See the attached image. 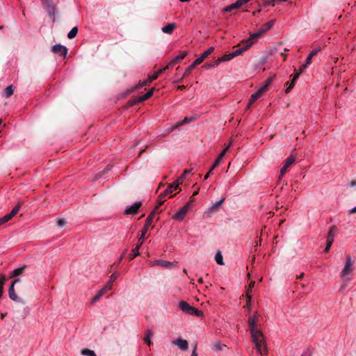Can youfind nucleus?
<instances>
[{"mask_svg": "<svg viewBox=\"0 0 356 356\" xmlns=\"http://www.w3.org/2000/svg\"><path fill=\"white\" fill-rule=\"evenodd\" d=\"M252 44V42H249V43L245 44L243 47L234 50V51H232L231 53L232 56H233V58H234L235 56H237L241 54L243 52L246 51L248 48H250V47Z\"/></svg>", "mask_w": 356, "mask_h": 356, "instance_id": "20", "label": "nucleus"}, {"mask_svg": "<svg viewBox=\"0 0 356 356\" xmlns=\"http://www.w3.org/2000/svg\"><path fill=\"white\" fill-rule=\"evenodd\" d=\"M264 93V89H261L259 88L256 92H254V94H252L251 95V97L249 100V102L248 104V108H250V106L255 102L257 101L260 97L261 95Z\"/></svg>", "mask_w": 356, "mask_h": 356, "instance_id": "15", "label": "nucleus"}, {"mask_svg": "<svg viewBox=\"0 0 356 356\" xmlns=\"http://www.w3.org/2000/svg\"><path fill=\"white\" fill-rule=\"evenodd\" d=\"M175 27H176V24L175 23H170V24H168V25L163 26L162 28V31L167 34H171V33H172Z\"/></svg>", "mask_w": 356, "mask_h": 356, "instance_id": "24", "label": "nucleus"}, {"mask_svg": "<svg viewBox=\"0 0 356 356\" xmlns=\"http://www.w3.org/2000/svg\"><path fill=\"white\" fill-rule=\"evenodd\" d=\"M353 264V262L350 257H347L345 266L341 271V276L343 277H345L350 272Z\"/></svg>", "mask_w": 356, "mask_h": 356, "instance_id": "13", "label": "nucleus"}, {"mask_svg": "<svg viewBox=\"0 0 356 356\" xmlns=\"http://www.w3.org/2000/svg\"><path fill=\"white\" fill-rule=\"evenodd\" d=\"M151 264L152 266H159L165 268H171L174 266L173 263L163 259L154 260L151 261Z\"/></svg>", "mask_w": 356, "mask_h": 356, "instance_id": "12", "label": "nucleus"}, {"mask_svg": "<svg viewBox=\"0 0 356 356\" xmlns=\"http://www.w3.org/2000/svg\"><path fill=\"white\" fill-rule=\"evenodd\" d=\"M211 172H212V170H209V171L204 176V179H208L209 177V176L211 175Z\"/></svg>", "mask_w": 356, "mask_h": 356, "instance_id": "62", "label": "nucleus"}, {"mask_svg": "<svg viewBox=\"0 0 356 356\" xmlns=\"http://www.w3.org/2000/svg\"><path fill=\"white\" fill-rule=\"evenodd\" d=\"M165 195H163V193H161L159 195V199L157 200V206L154 211H156V212L159 207L163 204V202L165 201Z\"/></svg>", "mask_w": 356, "mask_h": 356, "instance_id": "36", "label": "nucleus"}, {"mask_svg": "<svg viewBox=\"0 0 356 356\" xmlns=\"http://www.w3.org/2000/svg\"><path fill=\"white\" fill-rule=\"evenodd\" d=\"M192 169L185 170L184 172L175 181L177 183V185H180L182 184L183 181L185 179L186 176L188 175L191 172Z\"/></svg>", "mask_w": 356, "mask_h": 356, "instance_id": "25", "label": "nucleus"}, {"mask_svg": "<svg viewBox=\"0 0 356 356\" xmlns=\"http://www.w3.org/2000/svg\"><path fill=\"white\" fill-rule=\"evenodd\" d=\"M77 33H78V28L77 27H73L70 31V32L68 33L67 34V37L70 38V39H72L76 37V35H77Z\"/></svg>", "mask_w": 356, "mask_h": 356, "instance_id": "34", "label": "nucleus"}, {"mask_svg": "<svg viewBox=\"0 0 356 356\" xmlns=\"http://www.w3.org/2000/svg\"><path fill=\"white\" fill-rule=\"evenodd\" d=\"M252 288H249L248 286L246 287V297L250 296L249 293L252 291Z\"/></svg>", "mask_w": 356, "mask_h": 356, "instance_id": "61", "label": "nucleus"}, {"mask_svg": "<svg viewBox=\"0 0 356 356\" xmlns=\"http://www.w3.org/2000/svg\"><path fill=\"white\" fill-rule=\"evenodd\" d=\"M167 69H168V68H166V67H164V68L160 69V70H159L156 72V74H158V76H159L160 74H163V72H164Z\"/></svg>", "mask_w": 356, "mask_h": 356, "instance_id": "57", "label": "nucleus"}, {"mask_svg": "<svg viewBox=\"0 0 356 356\" xmlns=\"http://www.w3.org/2000/svg\"><path fill=\"white\" fill-rule=\"evenodd\" d=\"M301 356H312V354H311L310 351L305 350L303 352V353L302 354Z\"/></svg>", "mask_w": 356, "mask_h": 356, "instance_id": "58", "label": "nucleus"}, {"mask_svg": "<svg viewBox=\"0 0 356 356\" xmlns=\"http://www.w3.org/2000/svg\"><path fill=\"white\" fill-rule=\"evenodd\" d=\"M225 200V197H222L220 200H219L218 201L213 203L211 205V207L209 209V212L211 213V212H213V211H216L221 206V204L224 202Z\"/></svg>", "mask_w": 356, "mask_h": 356, "instance_id": "23", "label": "nucleus"}, {"mask_svg": "<svg viewBox=\"0 0 356 356\" xmlns=\"http://www.w3.org/2000/svg\"><path fill=\"white\" fill-rule=\"evenodd\" d=\"M179 185H177V183L174 181L172 184H170L167 188L164 191L163 195L167 196L171 194L173 191L178 190Z\"/></svg>", "mask_w": 356, "mask_h": 356, "instance_id": "19", "label": "nucleus"}, {"mask_svg": "<svg viewBox=\"0 0 356 356\" xmlns=\"http://www.w3.org/2000/svg\"><path fill=\"white\" fill-rule=\"evenodd\" d=\"M260 36L259 35V33H258V31L252 33L250 35L249 39H248V43L250 42V41H252V40H256L257 38H258Z\"/></svg>", "mask_w": 356, "mask_h": 356, "instance_id": "45", "label": "nucleus"}, {"mask_svg": "<svg viewBox=\"0 0 356 356\" xmlns=\"http://www.w3.org/2000/svg\"><path fill=\"white\" fill-rule=\"evenodd\" d=\"M25 268L26 266H24L22 267L15 269L10 275V278H13L22 274L24 271Z\"/></svg>", "mask_w": 356, "mask_h": 356, "instance_id": "30", "label": "nucleus"}, {"mask_svg": "<svg viewBox=\"0 0 356 356\" xmlns=\"http://www.w3.org/2000/svg\"><path fill=\"white\" fill-rule=\"evenodd\" d=\"M356 213V206L349 210V213Z\"/></svg>", "mask_w": 356, "mask_h": 356, "instance_id": "63", "label": "nucleus"}, {"mask_svg": "<svg viewBox=\"0 0 356 356\" xmlns=\"http://www.w3.org/2000/svg\"><path fill=\"white\" fill-rule=\"evenodd\" d=\"M215 260L219 265H223V257L220 252H218L215 256Z\"/></svg>", "mask_w": 356, "mask_h": 356, "instance_id": "33", "label": "nucleus"}, {"mask_svg": "<svg viewBox=\"0 0 356 356\" xmlns=\"http://www.w3.org/2000/svg\"><path fill=\"white\" fill-rule=\"evenodd\" d=\"M13 94V89L12 86H8V87H6V89L4 90V95L6 97H9Z\"/></svg>", "mask_w": 356, "mask_h": 356, "instance_id": "39", "label": "nucleus"}, {"mask_svg": "<svg viewBox=\"0 0 356 356\" xmlns=\"http://www.w3.org/2000/svg\"><path fill=\"white\" fill-rule=\"evenodd\" d=\"M111 289V284L107 283L106 285H104L99 291L98 293L92 298L91 300V304H95L96 302H97L101 297L105 294L107 291H110Z\"/></svg>", "mask_w": 356, "mask_h": 356, "instance_id": "7", "label": "nucleus"}, {"mask_svg": "<svg viewBox=\"0 0 356 356\" xmlns=\"http://www.w3.org/2000/svg\"><path fill=\"white\" fill-rule=\"evenodd\" d=\"M321 50V47H317L313 49L307 56V58L304 63V67H307L309 65H310L312 62V59L313 56H314L319 51Z\"/></svg>", "mask_w": 356, "mask_h": 356, "instance_id": "17", "label": "nucleus"}, {"mask_svg": "<svg viewBox=\"0 0 356 356\" xmlns=\"http://www.w3.org/2000/svg\"><path fill=\"white\" fill-rule=\"evenodd\" d=\"M272 81L273 79L269 78L264 82V86L260 88L261 89H264V92L266 90L268 86L271 84Z\"/></svg>", "mask_w": 356, "mask_h": 356, "instance_id": "43", "label": "nucleus"}, {"mask_svg": "<svg viewBox=\"0 0 356 356\" xmlns=\"http://www.w3.org/2000/svg\"><path fill=\"white\" fill-rule=\"evenodd\" d=\"M172 343L177 346L181 350H186L188 348V343L186 340L177 338L172 341Z\"/></svg>", "mask_w": 356, "mask_h": 356, "instance_id": "10", "label": "nucleus"}, {"mask_svg": "<svg viewBox=\"0 0 356 356\" xmlns=\"http://www.w3.org/2000/svg\"><path fill=\"white\" fill-rule=\"evenodd\" d=\"M81 354L86 356H97L93 350L86 348L81 350Z\"/></svg>", "mask_w": 356, "mask_h": 356, "instance_id": "38", "label": "nucleus"}, {"mask_svg": "<svg viewBox=\"0 0 356 356\" xmlns=\"http://www.w3.org/2000/svg\"><path fill=\"white\" fill-rule=\"evenodd\" d=\"M67 223L65 219L64 218H58L57 220V224L59 227H62L65 225Z\"/></svg>", "mask_w": 356, "mask_h": 356, "instance_id": "48", "label": "nucleus"}, {"mask_svg": "<svg viewBox=\"0 0 356 356\" xmlns=\"http://www.w3.org/2000/svg\"><path fill=\"white\" fill-rule=\"evenodd\" d=\"M156 213V211H152L151 212V213L148 216V217L146 219V221H145V224L143 227V229L142 230V234H141V236H140V241L142 240L143 238H144L148 229H149V227L150 226L152 220H153V218H154V213Z\"/></svg>", "mask_w": 356, "mask_h": 356, "instance_id": "8", "label": "nucleus"}, {"mask_svg": "<svg viewBox=\"0 0 356 356\" xmlns=\"http://www.w3.org/2000/svg\"><path fill=\"white\" fill-rule=\"evenodd\" d=\"M51 51L55 54H58L63 58H65L67 54V48L60 44L52 46Z\"/></svg>", "mask_w": 356, "mask_h": 356, "instance_id": "5", "label": "nucleus"}, {"mask_svg": "<svg viewBox=\"0 0 356 356\" xmlns=\"http://www.w3.org/2000/svg\"><path fill=\"white\" fill-rule=\"evenodd\" d=\"M141 206L140 202H135L134 204L129 206L125 209V214L127 215H134L138 213L139 208Z\"/></svg>", "mask_w": 356, "mask_h": 356, "instance_id": "11", "label": "nucleus"}, {"mask_svg": "<svg viewBox=\"0 0 356 356\" xmlns=\"http://www.w3.org/2000/svg\"><path fill=\"white\" fill-rule=\"evenodd\" d=\"M245 4H246L245 0H237L234 3H232L227 6H226L223 9V12L224 13L231 12L233 10L238 9V8L242 7Z\"/></svg>", "mask_w": 356, "mask_h": 356, "instance_id": "9", "label": "nucleus"}, {"mask_svg": "<svg viewBox=\"0 0 356 356\" xmlns=\"http://www.w3.org/2000/svg\"><path fill=\"white\" fill-rule=\"evenodd\" d=\"M20 209V204H17L12 211L6 214V217L8 220H10L13 217H14L19 211Z\"/></svg>", "mask_w": 356, "mask_h": 356, "instance_id": "27", "label": "nucleus"}, {"mask_svg": "<svg viewBox=\"0 0 356 356\" xmlns=\"http://www.w3.org/2000/svg\"><path fill=\"white\" fill-rule=\"evenodd\" d=\"M334 227H332L327 234V236L326 238V245H327L331 246L334 242Z\"/></svg>", "mask_w": 356, "mask_h": 356, "instance_id": "22", "label": "nucleus"}, {"mask_svg": "<svg viewBox=\"0 0 356 356\" xmlns=\"http://www.w3.org/2000/svg\"><path fill=\"white\" fill-rule=\"evenodd\" d=\"M42 4L43 8L47 10L48 15L53 17V21H54V15H55V8L53 5V2L51 0H42Z\"/></svg>", "mask_w": 356, "mask_h": 356, "instance_id": "4", "label": "nucleus"}, {"mask_svg": "<svg viewBox=\"0 0 356 356\" xmlns=\"http://www.w3.org/2000/svg\"><path fill=\"white\" fill-rule=\"evenodd\" d=\"M193 120H194V118L193 117H185L183 120L177 122L175 124L170 126V127H168L166 130L167 131L166 134L171 133L172 131H173L175 129H176L177 128H178L180 126H182L185 124L192 122Z\"/></svg>", "mask_w": 356, "mask_h": 356, "instance_id": "6", "label": "nucleus"}, {"mask_svg": "<svg viewBox=\"0 0 356 356\" xmlns=\"http://www.w3.org/2000/svg\"><path fill=\"white\" fill-rule=\"evenodd\" d=\"M224 347H225V346L221 344L220 342H216L214 343V348L217 351L222 350Z\"/></svg>", "mask_w": 356, "mask_h": 356, "instance_id": "47", "label": "nucleus"}, {"mask_svg": "<svg viewBox=\"0 0 356 356\" xmlns=\"http://www.w3.org/2000/svg\"><path fill=\"white\" fill-rule=\"evenodd\" d=\"M6 282V277L4 275H0V298H1L3 295V288L4 283Z\"/></svg>", "mask_w": 356, "mask_h": 356, "instance_id": "37", "label": "nucleus"}, {"mask_svg": "<svg viewBox=\"0 0 356 356\" xmlns=\"http://www.w3.org/2000/svg\"><path fill=\"white\" fill-rule=\"evenodd\" d=\"M153 334H154L153 332L150 330H147L145 332V334L144 337V341L148 346H150L152 344L151 338L152 337Z\"/></svg>", "mask_w": 356, "mask_h": 356, "instance_id": "28", "label": "nucleus"}, {"mask_svg": "<svg viewBox=\"0 0 356 356\" xmlns=\"http://www.w3.org/2000/svg\"><path fill=\"white\" fill-rule=\"evenodd\" d=\"M20 282H21V280L19 278H17L13 282V283L11 284V285L10 286V287L8 289V295H9V298L12 300H13L16 302L21 303V304H25V300L23 298H19L16 294V293L15 291V289H14L15 284H16L17 283Z\"/></svg>", "mask_w": 356, "mask_h": 356, "instance_id": "3", "label": "nucleus"}, {"mask_svg": "<svg viewBox=\"0 0 356 356\" xmlns=\"http://www.w3.org/2000/svg\"><path fill=\"white\" fill-rule=\"evenodd\" d=\"M222 62V59L221 58H218L216 60L212 63V67H217L220 63Z\"/></svg>", "mask_w": 356, "mask_h": 356, "instance_id": "53", "label": "nucleus"}, {"mask_svg": "<svg viewBox=\"0 0 356 356\" xmlns=\"http://www.w3.org/2000/svg\"><path fill=\"white\" fill-rule=\"evenodd\" d=\"M220 161H221L220 159L217 158L216 159V161H214V163H213V165H211L210 170H213L214 168H216L219 165Z\"/></svg>", "mask_w": 356, "mask_h": 356, "instance_id": "50", "label": "nucleus"}, {"mask_svg": "<svg viewBox=\"0 0 356 356\" xmlns=\"http://www.w3.org/2000/svg\"><path fill=\"white\" fill-rule=\"evenodd\" d=\"M158 76H159L158 74L154 73V74H152L151 76H149L148 81H152L154 80H156L158 78Z\"/></svg>", "mask_w": 356, "mask_h": 356, "instance_id": "52", "label": "nucleus"}, {"mask_svg": "<svg viewBox=\"0 0 356 356\" xmlns=\"http://www.w3.org/2000/svg\"><path fill=\"white\" fill-rule=\"evenodd\" d=\"M300 76V73H295L293 79L291 80V82L290 83L289 86L286 88L285 92L288 93L293 87L296 80Z\"/></svg>", "mask_w": 356, "mask_h": 356, "instance_id": "31", "label": "nucleus"}, {"mask_svg": "<svg viewBox=\"0 0 356 356\" xmlns=\"http://www.w3.org/2000/svg\"><path fill=\"white\" fill-rule=\"evenodd\" d=\"M188 314L193 316L203 317L204 313L202 311L197 309L196 307H192Z\"/></svg>", "mask_w": 356, "mask_h": 356, "instance_id": "29", "label": "nucleus"}, {"mask_svg": "<svg viewBox=\"0 0 356 356\" xmlns=\"http://www.w3.org/2000/svg\"><path fill=\"white\" fill-rule=\"evenodd\" d=\"M350 186L351 187L356 186V181H352L351 183H350Z\"/></svg>", "mask_w": 356, "mask_h": 356, "instance_id": "64", "label": "nucleus"}, {"mask_svg": "<svg viewBox=\"0 0 356 356\" xmlns=\"http://www.w3.org/2000/svg\"><path fill=\"white\" fill-rule=\"evenodd\" d=\"M250 300H251V296H248L247 298H246V305L245 306V308H247L248 309H250Z\"/></svg>", "mask_w": 356, "mask_h": 356, "instance_id": "51", "label": "nucleus"}, {"mask_svg": "<svg viewBox=\"0 0 356 356\" xmlns=\"http://www.w3.org/2000/svg\"><path fill=\"white\" fill-rule=\"evenodd\" d=\"M194 198L191 197L190 201L188 202L182 208L184 209V210H185L186 212H188L190 209L192 207V203L194 202Z\"/></svg>", "mask_w": 356, "mask_h": 356, "instance_id": "40", "label": "nucleus"}, {"mask_svg": "<svg viewBox=\"0 0 356 356\" xmlns=\"http://www.w3.org/2000/svg\"><path fill=\"white\" fill-rule=\"evenodd\" d=\"M20 209V204H17L12 211L6 214V217L8 220H10L13 217H14L19 211Z\"/></svg>", "mask_w": 356, "mask_h": 356, "instance_id": "26", "label": "nucleus"}, {"mask_svg": "<svg viewBox=\"0 0 356 356\" xmlns=\"http://www.w3.org/2000/svg\"><path fill=\"white\" fill-rule=\"evenodd\" d=\"M232 145V143L230 141L229 144L224 148V149L220 153L217 158L221 160Z\"/></svg>", "mask_w": 356, "mask_h": 356, "instance_id": "35", "label": "nucleus"}, {"mask_svg": "<svg viewBox=\"0 0 356 356\" xmlns=\"http://www.w3.org/2000/svg\"><path fill=\"white\" fill-rule=\"evenodd\" d=\"M307 67H304V64L300 67V70H299V72H298L297 73H300V74L301 73H302L306 69Z\"/></svg>", "mask_w": 356, "mask_h": 356, "instance_id": "60", "label": "nucleus"}, {"mask_svg": "<svg viewBox=\"0 0 356 356\" xmlns=\"http://www.w3.org/2000/svg\"><path fill=\"white\" fill-rule=\"evenodd\" d=\"M143 240V238L140 241V238H138L137 245L135 247V248H134L132 250V252L129 254L130 260L134 259L135 257H136L137 256L139 255V249H140V246L142 245Z\"/></svg>", "mask_w": 356, "mask_h": 356, "instance_id": "16", "label": "nucleus"}, {"mask_svg": "<svg viewBox=\"0 0 356 356\" xmlns=\"http://www.w3.org/2000/svg\"><path fill=\"white\" fill-rule=\"evenodd\" d=\"M188 51H184L182 53H181L180 54L177 55V56H175L168 64V65L166 66V68H170L172 66H174L175 65H176V63L184 59L187 55H188Z\"/></svg>", "mask_w": 356, "mask_h": 356, "instance_id": "14", "label": "nucleus"}, {"mask_svg": "<svg viewBox=\"0 0 356 356\" xmlns=\"http://www.w3.org/2000/svg\"><path fill=\"white\" fill-rule=\"evenodd\" d=\"M287 168H288L287 167L283 165V167L280 170V177L283 176L285 174Z\"/></svg>", "mask_w": 356, "mask_h": 356, "instance_id": "56", "label": "nucleus"}, {"mask_svg": "<svg viewBox=\"0 0 356 356\" xmlns=\"http://www.w3.org/2000/svg\"><path fill=\"white\" fill-rule=\"evenodd\" d=\"M275 0H269L266 2H265V6H275Z\"/></svg>", "mask_w": 356, "mask_h": 356, "instance_id": "55", "label": "nucleus"}, {"mask_svg": "<svg viewBox=\"0 0 356 356\" xmlns=\"http://www.w3.org/2000/svg\"><path fill=\"white\" fill-rule=\"evenodd\" d=\"M214 50L213 47H209L207 51L203 52L195 60H194L188 67L185 70V72L182 76V77L178 80L177 82H180L181 79H183L185 76H186L190 71L193 69L195 66L200 65L203 60L209 56Z\"/></svg>", "mask_w": 356, "mask_h": 356, "instance_id": "2", "label": "nucleus"}, {"mask_svg": "<svg viewBox=\"0 0 356 356\" xmlns=\"http://www.w3.org/2000/svg\"><path fill=\"white\" fill-rule=\"evenodd\" d=\"M9 220L8 219V218L6 217V216L5 215L2 218H0V225L6 223V222H8Z\"/></svg>", "mask_w": 356, "mask_h": 356, "instance_id": "54", "label": "nucleus"}, {"mask_svg": "<svg viewBox=\"0 0 356 356\" xmlns=\"http://www.w3.org/2000/svg\"><path fill=\"white\" fill-rule=\"evenodd\" d=\"M193 306L190 305L187 302L181 300L179 303V308L185 314H188Z\"/></svg>", "mask_w": 356, "mask_h": 356, "instance_id": "18", "label": "nucleus"}, {"mask_svg": "<svg viewBox=\"0 0 356 356\" xmlns=\"http://www.w3.org/2000/svg\"><path fill=\"white\" fill-rule=\"evenodd\" d=\"M187 213L188 212H186L185 210H184V209L181 207L179 209V211H178L177 213H175L174 214V216H172V218L175 219V220H178L179 221H181L184 219Z\"/></svg>", "mask_w": 356, "mask_h": 356, "instance_id": "21", "label": "nucleus"}, {"mask_svg": "<svg viewBox=\"0 0 356 356\" xmlns=\"http://www.w3.org/2000/svg\"><path fill=\"white\" fill-rule=\"evenodd\" d=\"M273 22H274L273 21H270V22L264 24L261 28L266 32L272 27Z\"/></svg>", "mask_w": 356, "mask_h": 356, "instance_id": "44", "label": "nucleus"}, {"mask_svg": "<svg viewBox=\"0 0 356 356\" xmlns=\"http://www.w3.org/2000/svg\"><path fill=\"white\" fill-rule=\"evenodd\" d=\"M194 198L191 197L190 201L188 202L182 208L184 209V210H185L186 212H188L190 209L192 207V203L194 202Z\"/></svg>", "mask_w": 356, "mask_h": 356, "instance_id": "41", "label": "nucleus"}, {"mask_svg": "<svg viewBox=\"0 0 356 356\" xmlns=\"http://www.w3.org/2000/svg\"><path fill=\"white\" fill-rule=\"evenodd\" d=\"M154 88H152L148 92H147L145 95H142L138 98V102H143L147 99H149L153 94Z\"/></svg>", "mask_w": 356, "mask_h": 356, "instance_id": "32", "label": "nucleus"}, {"mask_svg": "<svg viewBox=\"0 0 356 356\" xmlns=\"http://www.w3.org/2000/svg\"><path fill=\"white\" fill-rule=\"evenodd\" d=\"M118 274L117 273H113L110 277H109V281L108 282V283H110L111 284V286L112 287V283L113 282H115L116 280V279L118 278Z\"/></svg>", "mask_w": 356, "mask_h": 356, "instance_id": "46", "label": "nucleus"}, {"mask_svg": "<svg viewBox=\"0 0 356 356\" xmlns=\"http://www.w3.org/2000/svg\"><path fill=\"white\" fill-rule=\"evenodd\" d=\"M257 314L250 316L248 319V327L251 334L252 342L260 355L266 353L267 351L265 339L263 333L257 327Z\"/></svg>", "mask_w": 356, "mask_h": 356, "instance_id": "1", "label": "nucleus"}, {"mask_svg": "<svg viewBox=\"0 0 356 356\" xmlns=\"http://www.w3.org/2000/svg\"><path fill=\"white\" fill-rule=\"evenodd\" d=\"M220 58L222 59V62L228 61L234 58L233 56H232V54H226Z\"/></svg>", "mask_w": 356, "mask_h": 356, "instance_id": "49", "label": "nucleus"}, {"mask_svg": "<svg viewBox=\"0 0 356 356\" xmlns=\"http://www.w3.org/2000/svg\"><path fill=\"white\" fill-rule=\"evenodd\" d=\"M295 160H296L295 158L293 156H291L286 159L284 165L289 168L295 162Z\"/></svg>", "mask_w": 356, "mask_h": 356, "instance_id": "42", "label": "nucleus"}, {"mask_svg": "<svg viewBox=\"0 0 356 356\" xmlns=\"http://www.w3.org/2000/svg\"><path fill=\"white\" fill-rule=\"evenodd\" d=\"M191 356H198L197 355V348H196V346L193 350Z\"/></svg>", "mask_w": 356, "mask_h": 356, "instance_id": "59", "label": "nucleus"}]
</instances>
